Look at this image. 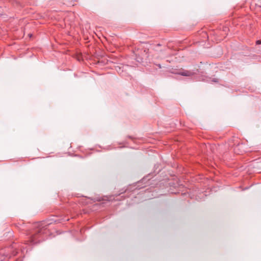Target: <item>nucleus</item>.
I'll list each match as a JSON object with an SVG mask.
<instances>
[{
    "instance_id": "obj_1",
    "label": "nucleus",
    "mask_w": 261,
    "mask_h": 261,
    "mask_svg": "<svg viewBox=\"0 0 261 261\" xmlns=\"http://www.w3.org/2000/svg\"><path fill=\"white\" fill-rule=\"evenodd\" d=\"M180 74L184 76H190L192 75L191 72L188 71L182 72Z\"/></svg>"
},
{
    "instance_id": "obj_2",
    "label": "nucleus",
    "mask_w": 261,
    "mask_h": 261,
    "mask_svg": "<svg viewBox=\"0 0 261 261\" xmlns=\"http://www.w3.org/2000/svg\"><path fill=\"white\" fill-rule=\"evenodd\" d=\"M256 44H261V39L260 40H257L256 41Z\"/></svg>"
},
{
    "instance_id": "obj_3",
    "label": "nucleus",
    "mask_w": 261,
    "mask_h": 261,
    "mask_svg": "<svg viewBox=\"0 0 261 261\" xmlns=\"http://www.w3.org/2000/svg\"><path fill=\"white\" fill-rule=\"evenodd\" d=\"M259 1H260V2H261V0H259Z\"/></svg>"
}]
</instances>
